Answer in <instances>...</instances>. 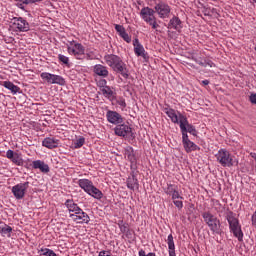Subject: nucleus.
I'll return each instance as SVG.
<instances>
[{"mask_svg":"<svg viewBox=\"0 0 256 256\" xmlns=\"http://www.w3.org/2000/svg\"><path fill=\"white\" fill-rule=\"evenodd\" d=\"M104 61L108 67H111L113 71L122 75L124 79H129V70L127 69V64L123 62L121 57L114 54H107L104 56Z\"/></svg>","mask_w":256,"mask_h":256,"instance_id":"1","label":"nucleus"},{"mask_svg":"<svg viewBox=\"0 0 256 256\" xmlns=\"http://www.w3.org/2000/svg\"><path fill=\"white\" fill-rule=\"evenodd\" d=\"M65 206L67 207L70 215L69 218L77 223H89L91 219L89 215L83 211L73 200H66Z\"/></svg>","mask_w":256,"mask_h":256,"instance_id":"2","label":"nucleus"},{"mask_svg":"<svg viewBox=\"0 0 256 256\" xmlns=\"http://www.w3.org/2000/svg\"><path fill=\"white\" fill-rule=\"evenodd\" d=\"M215 157L216 161L221 164L222 167H237L239 165L237 157L231 154L227 149H220Z\"/></svg>","mask_w":256,"mask_h":256,"instance_id":"3","label":"nucleus"},{"mask_svg":"<svg viewBox=\"0 0 256 256\" xmlns=\"http://www.w3.org/2000/svg\"><path fill=\"white\" fill-rule=\"evenodd\" d=\"M202 218L204 219V223L209 227L210 231L214 235H221V220L217 218V216L213 215V213L206 211L202 214Z\"/></svg>","mask_w":256,"mask_h":256,"instance_id":"4","label":"nucleus"},{"mask_svg":"<svg viewBox=\"0 0 256 256\" xmlns=\"http://www.w3.org/2000/svg\"><path fill=\"white\" fill-rule=\"evenodd\" d=\"M226 219L229 223V228L234 237H237L238 241H243V230H241V224H239V219L235 217V213L228 212Z\"/></svg>","mask_w":256,"mask_h":256,"instance_id":"5","label":"nucleus"},{"mask_svg":"<svg viewBox=\"0 0 256 256\" xmlns=\"http://www.w3.org/2000/svg\"><path fill=\"white\" fill-rule=\"evenodd\" d=\"M155 13V9L146 6L141 9L140 17L145 23L150 25L152 29H159V24L157 23V17L155 16Z\"/></svg>","mask_w":256,"mask_h":256,"instance_id":"6","label":"nucleus"},{"mask_svg":"<svg viewBox=\"0 0 256 256\" xmlns=\"http://www.w3.org/2000/svg\"><path fill=\"white\" fill-rule=\"evenodd\" d=\"M66 48L69 55H73L76 59H83L85 55V46L83 44L72 40L66 43Z\"/></svg>","mask_w":256,"mask_h":256,"instance_id":"7","label":"nucleus"},{"mask_svg":"<svg viewBox=\"0 0 256 256\" xmlns=\"http://www.w3.org/2000/svg\"><path fill=\"white\" fill-rule=\"evenodd\" d=\"M154 11L160 19H169L171 17V6L164 1H158L154 6Z\"/></svg>","mask_w":256,"mask_h":256,"instance_id":"8","label":"nucleus"},{"mask_svg":"<svg viewBox=\"0 0 256 256\" xmlns=\"http://www.w3.org/2000/svg\"><path fill=\"white\" fill-rule=\"evenodd\" d=\"M40 77L46 83L50 85H65V78L63 76H59L56 74H52L49 72H42Z\"/></svg>","mask_w":256,"mask_h":256,"instance_id":"9","label":"nucleus"},{"mask_svg":"<svg viewBox=\"0 0 256 256\" xmlns=\"http://www.w3.org/2000/svg\"><path fill=\"white\" fill-rule=\"evenodd\" d=\"M12 27L15 31L26 33V31H29V22H27L23 17H14L12 19Z\"/></svg>","mask_w":256,"mask_h":256,"instance_id":"10","label":"nucleus"},{"mask_svg":"<svg viewBox=\"0 0 256 256\" xmlns=\"http://www.w3.org/2000/svg\"><path fill=\"white\" fill-rule=\"evenodd\" d=\"M28 189L29 182L19 183L12 187V193L15 199H23Z\"/></svg>","mask_w":256,"mask_h":256,"instance_id":"11","label":"nucleus"},{"mask_svg":"<svg viewBox=\"0 0 256 256\" xmlns=\"http://www.w3.org/2000/svg\"><path fill=\"white\" fill-rule=\"evenodd\" d=\"M114 133L118 137H133V129L128 124H118L114 128Z\"/></svg>","mask_w":256,"mask_h":256,"instance_id":"12","label":"nucleus"},{"mask_svg":"<svg viewBox=\"0 0 256 256\" xmlns=\"http://www.w3.org/2000/svg\"><path fill=\"white\" fill-rule=\"evenodd\" d=\"M106 119L108 123H111L112 125H120L123 123V116H121L119 112L113 110H108L106 112Z\"/></svg>","mask_w":256,"mask_h":256,"instance_id":"13","label":"nucleus"},{"mask_svg":"<svg viewBox=\"0 0 256 256\" xmlns=\"http://www.w3.org/2000/svg\"><path fill=\"white\" fill-rule=\"evenodd\" d=\"M167 29H175V31L181 33V30L183 29L181 19L177 16H173L168 23Z\"/></svg>","mask_w":256,"mask_h":256,"instance_id":"14","label":"nucleus"},{"mask_svg":"<svg viewBox=\"0 0 256 256\" xmlns=\"http://www.w3.org/2000/svg\"><path fill=\"white\" fill-rule=\"evenodd\" d=\"M6 157L7 159H10L14 165L21 166L23 165V158L21 157V154L19 153H14L13 150H8L6 152Z\"/></svg>","mask_w":256,"mask_h":256,"instance_id":"15","label":"nucleus"},{"mask_svg":"<svg viewBox=\"0 0 256 256\" xmlns=\"http://www.w3.org/2000/svg\"><path fill=\"white\" fill-rule=\"evenodd\" d=\"M42 146L47 149H57L59 147V140L53 137H47L42 141Z\"/></svg>","mask_w":256,"mask_h":256,"instance_id":"16","label":"nucleus"},{"mask_svg":"<svg viewBox=\"0 0 256 256\" xmlns=\"http://www.w3.org/2000/svg\"><path fill=\"white\" fill-rule=\"evenodd\" d=\"M32 167L33 169H39L41 173H49V171H51L49 165L43 162L42 160H34L32 162Z\"/></svg>","mask_w":256,"mask_h":256,"instance_id":"17","label":"nucleus"},{"mask_svg":"<svg viewBox=\"0 0 256 256\" xmlns=\"http://www.w3.org/2000/svg\"><path fill=\"white\" fill-rule=\"evenodd\" d=\"M78 185H79V188L83 189V191H85V193L87 194L94 187L93 181L89 179H79Z\"/></svg>","mask_w":256,"mask_h":256,"instance_id":"18","label":"nucleus"},{"mask_svg":"<svg viewBox=\"0 0 256 256\" xmlns=\"http://www.w3.org/2000/svg\"><path fill=\"white\" fill-rule=\"evenodd\" d=\"M115 30L122 37V39L126 41V43H131V36H129L123 25L115 24Z\"/></svg>","mask_w":256,"mask_h":256,"instance_id":"19","label":"nucleus"},{"mask_svg":"<svg viewBox=\"0 0 256 256\" xmlns=\"http://www.w3.org/2000/svg\"><path fill=\"white\" fill-rule=\"evenodd\" d=\"M164 112L167 114L172 123H179V112H176L173 108H164Z\"/></svg>","mask_w":256,"mask_h":256,"instance_id":"20","label":"nucleus"},{"mask_svg":"<svg viewBox=\"0 0 256 256\" xmlns=\"http://www.w3.org/2000/svg\"><path fill=\"white\" fill-rule=\"evenodd\" d=\"M100 91H101L102 95L104 97H106V99H109V101H114V99H115V92L113 91V89H111V87H109V86H102L100 88Z\"/></svg>","mask_w":256,"mask_h":256,"instance_id":"21","label":"nucleus"},{"mask_svg":"<svg viewBox=\"0 0 256 256\" xmlns=\"http://www.w3.org/2000/svg\"><path fill=\"white\" fill-rule=\"evenodd\" d=\"M179 119L177 125L180 127V131H185L189 127V120H187V116L183 115L181 112H178Z\"/></svg>","mask_w":256,"mask_h":256,"instance_id":"22","label":"nucleus"},{"mask_svg":"<svg viewBox=\"0 0 256 256\" xmlns=\"http://www.w3.org/2000/svg\"><path fill=\"white\" fill-rule=\"evenodd\" d=\"M133 45L135 55H137V57H145V48L139 43V39H135Z\"/></svg>","mask_w":256,"mask_h":256,"instance_id":"23","label":"nucleus"},{"mask_svg":"<svg viewBox=\"0 0 256 256\" xmlns=\"http://www.w3.org/2000/svg\"><path fill=\"white\" fill-rule=\"evenodd\" d=\"M94 73L98 75L99 77H108L109 76V70H107L106 66H103L101 64H97L94 66Z\"/></svg>","mask_w":256,"mask_h":256,"instance_id":"24","label":"nucleus"},{"mask_svg":"<svg viewBox=\"0 0 256 256\" xmlns=\"http://www.w3.org/2000/svg\"><path fill=\"white\" fill-rule=\"evenodd\" d=\"M124 155L125 158L130 161V163H135L137 161V158L135 157V150L131 146H127L124 149Z\"/></svg>","mask_w":256,"mask_h":256,"instance_id":"25","label":"nucleus"},{"mask_svg":"<svg viewBox=\"0 0 256 256\" xmlns=\"http://www.w3.org/2000/svg\"><path fill=\"white\" fill-rule=\"evenodd\" d=\"M2 87H5V89H8L9 91H11V93H13V95H17V93H19L20 89L19 86L13 84V82L11 81H4L2 82Z\"/></svg>","mask_w":256,"mask_h":256,"instance_id":"26","label":"nucleus"},{"mask_svg":"<svg viewBox=\"0 0 256 256\" xmlns=\"http://www.w3.org/2000/svg\"><path fill=\"white\" fill-rule=\"evenodd\" d=\"M34 3H41V0H16V7L25 11V5H33Z\"/></svg>","mask_w":256,"mask_h":256,"instance_id":"27","label":"nucleus"},{"mask_svg":"<svg viewBox=\"0 0 256 256\" xmlns=\"http://www.w3.org/2000/svg\"><path fill=\"white\" fill-rule=\"evenodd\" d=\"M167 245L169 249V256H177L175 253V241L173 240V234L168 235Z\"/></svg>","mask_w":256,"mask_h":256,"instance_id":"28","label":"nucleus"},{"mask_svg":"<svg viewBox=\"0 0 256 256\" xmlns=\"http://www.w3.org/2000/svg\"><path fill=\"white\" fill-rule=\"evenodd\" d=\"M193 61H195V63H197L198 65H200L201 67H215V63H213V61L209 60V59H197L195 57L192 58Z\"/></svg>","mask_w":256,"mask_h":256,"instance_id":"29","label":"nucleus"},{"mask_svg":"<svg viewBox=\"0 0 256 256\" xmlns=\"http://www.w3.org/2000/svg\"><path fill=\"white\" fill-rule=\"evenodd\" d=\"M87 195H90V197H93L94 199H97L98 201L103 199V192L99 190L97 187H93Z\"/></svg>","mask_w":256,"mask_h":256,"instance_id":"30","label":"nucleus"},{"mask_svg":"<svg viewBox=\"0 0 256 256\" xmlns=\"http://www.w3.org/2000/svg\"><path fill=\"white\" fill-rule=\"evenodd\" d=\"M183 146L185 151H187V153H190V151H197L198 149L197 145L193 143L191 140L184 142Z\"/></svg>","mask_w":256,"mask_h":256,"instance_id":"31","label":"nucleus"},{"mask_svg":"<svg viewBox=\"0 0 256 256\" xmlns=\"http://www.w3.org/2000/svg\"><path fill=\"white\" fill-rule=\"evenodd\" d=\"M12 231H13V228L7 224L0 226V233L2 235H8V237H11Z\"/></svg>","mask_w":256,"mask_h":256,"instance_id":"32","label":"nucleus"},{"mask_svg":"<svg viewBox=\"0 0 256 256\" xmlns=\"http://www.w3.org/2000/svg\"><path fill=\"white\" fill-rule=\"evenodd\" d=\"M127 187L128 189H131V191H134L136 187H139V183L137 182V179L132 177L127 180Z\"/></svg>","mask_w":256,"mask_h":256,"instance_id":"33","label":"nucleus"},{"mask_svg":"<svg viewBox=\"0 0 256 256\" xmlns=\"http://www.w3.org/2000/svg\"><path fill=\"white\" fill-rule=\"evenodd\" d=\"M179 187L175 184H167V187L164 188V192L166 195H172L175 191H177Z\"/></svg>","mask_w":256,"mask_h":256,"instance_id":"34","label":"nucleus"},{"mask_svg":"<svg viewBox=\"0 0 256 256\" xmlns=\"http://www.w3.org/2000/svg\"><path fill=\"white\" fill-rule=\"evenodd\" d=\"M83 145H85V138H83V137L78 138L73 143L74 149H81V147H83Z\"/></svg>","mask_w":256,"mask_h":256,"instance_id":"35","label":"nucleus"},{"mask_svg":"<svg viewBox=\"0 0 256 256\" xmlns=\"http://www.w3.org/2000/svg\"><path fill=\"white\" fill-rule=\"evenodd\" d=\"M58 60H59L60 63H62V65H66V67H70L69 57H67L63 54H59L58 55Z\"/></svg>","mask_w":256,"mask_h":256,"instance_id":"36","label":"nucleus"},{"mask_svg":"<svg viewBox=\"0 0 256 256\" xmlns=\"http://www.w3.org/2000/svg\"><path fill=\"white\" fill-rule=\"evenodd\" d=\"M172 201H176V200H181L183 201V197L181 196V192L179 191V188L177 190H175L172 195L170 196Z\"/></svg>","mask_w":256,"mask_h":256,"instance_id":"37","label":"nucleus"},{"mask_svg":"<svg viewBox=\"0 0 256 256\" xmlns=\"http://www.w3.org/2000/svg\"><path fill=\"white\" fill-rule=\"evenodd\" d=\"M186 133H190V135L197 137V130L195 129V126H193V124L188 125V127L186 128Z\"/></svg>","mask_w":256,"mask_h":256,"instance_id":"38","label":"nucleus"},{"mask_svg":"<svg viewBox=\"0 0 256 256\" xmlns=\"http://www.w3.org/2000/svg\"><path fill=\"white\" fill-rule=\"evenodd\" d=\"M41 252H42V255H44V256H57L55 251L48 249V248L41 249Z\"/></svg>","mask_w":256,"mask_h":256,"instance_id":"39","label":"nucleus"},{"mask_svg":"<svg viewBox=\"0 0 256 256\" xmlns=\"http://www.w3.org/2000/svg\"><path fill=\"white\" fill-rule=\"evenodd\" d=\"M117 105H119L122 110H124L127 107V103L123 98H119L117 100Z\"/></svg>","mask_w":256,"mask_h":256,"instance_id":"40","label":"nucleus"},{"mask_svg":"<svg viewBox=\"0 0 256 256\" xmlns=\"http://www.w3.org/2000/svg\"><path fill=\"white\" fill-rule=\"evenodd\" d=\"M182 133V143H186L189 141V135L187 134V130H181Z\"/></svg>","mask_w":256,"mask_h":256,"instance_id":"41","label":"nucleus"},{"mask_svg":"<svg viewBox=\"0 0 256 256\" xmlns=\"http://www.w3.org/2000/svg\"><path fill=\"white\" fill-rule=\"evenodd\" d=\"M173 204L175 205V207H177V209H179V210L183 209V201L173 200Z\"/></svg>","mask_w":256,"mask_h":256,"instance_id":"42","label":"nucleus"},{"mask_svg":"<svg viewBox=\"0 0 256 256\" xmlns=\"http://www.w3.org/2000/svg\"><path fill=\"white\" fill-rule=\"evenodd\" d=\"M138 255L139 256H157L155 253L153 252H149L148 254L145 253V250L141 249L139 252H138Z\"/></svg>","mask_w":256,"mask_h":256,"instance_id":"43","label":"nucleus"},{"mask_svg":"<svg viewBox=\"0 0 256 256\" xmlns=\"http://www.w3.org/2000/svg\"><path fill=\"white\" fill-rule=\"evenodd\" d=\"M251 221H252V226L255 227L256 229V211L252 214Z\"/></svg>","mask_w":256,"mask_h":256,"instance_id":"44","label":"nucleus"},{"mask_svg":"<svg viewBox=\"0 0 256 256\" xmlns=\"http://www.w3.org/2000/svg\"><path fill=\"white\" fill-rule=\"evenodd\" d=\"M250 102L256 105V94H251L250 95Z\"/></svg>","mask_w":256,"mask_h":256,"instance_id":"45","label":"nucleus"},{"mask_svg":"<svg viewBox=\"0 0 256 256\" xmlns=\"http://www.w3.org/2000/svg\"><path fill=\"white\" fill-rule=\"evenodd\" d=\"M93 59V57L91 56V53H85L84 52V55L82 56V59Z\"/></svg>","mask_w":256,"mask_h":256,"instance_id":"46","label":"nucleus"},{"mask_svg":"<svg viewBox=\"0 0 256 256\" xmlns=\"http://www.w3.org/2000/svg\"><path fill=\"white\" fill-rule=\"evenodd\" d=\"M99 256H111V254H109V252H107V251H101L99 253Z\"/></svg>","mask_w":256,"mask_h":256,"instance_id":"47","label":"nucleus"},{"mask_svg":"<svg viewBox=\"0 0 256 256\" xmlns=\"http://www.w3.org/2000/svg\"><path fill=\"white\" fill-rule=\"evenodd\" d=\"M99 84L101 85V87H107V80H101Z\"/></svg>","mask_w":256,"mask_h":256,"instance_id":"48","label":"nucleus"},{"mask_svg":"<svg viewBox=\"0 0 256 256\" xmlns=\"http://www.w3.org/2000/svg\"><path fill=\"white\" fill-rule=\"evenodd\" d=\"M203 13H204V15H206V16H209V8H207V7H203Z\"/></svg>","mask_w":256,"mask_h":256,"instance_id":"49","label":"nucleus"},{"mask_svg":"<svg viewBox=\"0 0 256 256\" xmlns=\"http://www.w3.org/2000/svg\"><path fill=\"white\" fill-rule=\"evenodd\" d=\"M201 85H204V86L209 85V80H202Z\"/></svg>","mask_w":256,"mask_h":256,"instance_id":"50","label":"nucleus"},{"mask_svg":"<svg viewBox=\"0 0 256 256\" xmlns=\"http://www.w3.org/2000/svg\"><path fill=\"white\" fill-rule=\"evenodd\" d=\"M212 1H217V0H212Z\"/></svg>","mask_w":256,"mask_h":256,"instance_id":"51","label":"nucleus"}]
</instances>
